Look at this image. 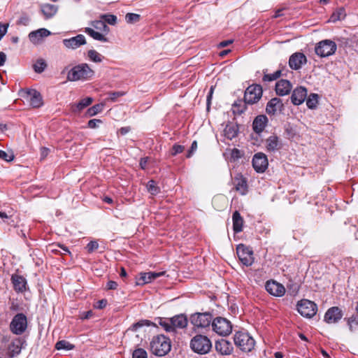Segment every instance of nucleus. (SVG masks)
Listing matches in <instances>:
<instances>
[{
  "label": "nucleus",
  "instance_id": "412c9836",
  "mask_svg": "<svg viewBox=\"0 0 358 358\" xmlns=\"http://www.w3.org/2000/svg\"><path fill=\"white\" fill-rule=\"evenodd\" d=\"M234 181L235 189L241 195H245L248 191L247 179L241 175H238L235 176Z\"/></svg>",
  "mask_w": 358,
  "mask_h": 358
},
{
  "label": "nucleus",
  "instance_id": "b1692460",
  "mask_svg": "<svg viewBox=\"0 0 358 358\" xmlns=\"http://www.w3.org/2000/svg\"><path fill=\"white\" fill-rule=\"evenodd\" d=\"M292 90V84L287 80L282 79L275 84L276 94L280 96L288 94Z\"/></svg>",
  "mask_w": 358,
  "mask_h": 358
},
{
  "label": "nucleus",
  "instance_id": "09e8293b",
  "mask_svg": "<svg viewBox=\"0 0 358 358\" xmlns=\"http://www.w3.org/2000/svg\"><path fill=\"white\" fill-rule=\"evenodd\" d=\"M125 94L124 92H108V97L107 98L108 101H116L118 97L122 96Z\"/></svg>",
  "mask_w": 358,
  "mask_h": 358
},
{
  "label": "nucleus",
  "instance_id": "2f4dec72",
  "mask_svg": "<svg viewBox=\"0 0 358 358\" xmlns=\"http://www.w3.org/2000/svg\"><path fill=\"white\" fill-rule=\"evenodd\" d=\"M85 32L87 33L89 36L93 38L94 40L99 41L101 42H108V38H106L103 34L94 31L93 29L90 27H86L85 29Z\"/></svg>",
  "mask_w": 358,
  "mask_h": 358
},
{
  "label": "nucleus",
  "instance_id": "0e129e2a",
  "mask_svg": "<svg viewBox=\"0 0 358 358\" xmlns=\"http://www.w3.org/2000/svg\"><path fill=\"white\" fill-rule=\"evenodd\" d=\"M6 60V55L3 52H0V66H2Z\"/></svg>",
  "mask_w": 358,
  "mask_h": 358
},
{
  "label": "nucleus",
  "instance_id": "3c124183",
  "mask_svg": "<svg viewBox=\"0 0 358 358\" xmlns=\"http://www.w3.org/2000/svg\"><path fill=\"white\" fill-rule=\"evenodd\" d=\"M30 18L27 15H22L17 22L19 25L27 26L29 24Z\"/></svg>",
  "mask_w": 358,
  "mask_h": 358
},
{
  "label": "nucleus",
  "instance_id": "e433bc0d",
  "mask_svg": "<svg viewBox=\"0 0 358 358\" xmlns=\"http://www.w3.org/2000/svg\"><path fill=\"white\" fill-rule=\"evenodd\" d=\"M55 348L58 350H71L74 348V345L69 342L62 340L57 342L55 345Z\"/></svg>",
  "mask_w": 358,
  "mask_h": 358
},
{
  "label": "nucleus",
  "instance_id": "de8ad7c7",
  "mask_svg": "<svg viewBox=\"0 0 358 358\" xmlns=\"http://www.w3.org/2000/svg\"><path fill=\"white\" fill-rule=\"evenodd\" d=\"M132 358H148L147 352L143 348H138L134 351Z\"/></svg>",
  "mask_w": 358,
  "mask_h": 358
},
{
  "label": "nucleus",
  "instance_id": "393cba45",
  "mask_svg": "<svg viewBox=\"0 0 358 358\" xmlns=\"http://www.w3.org/2000/svg\"><path fill=\"white\" fill-rule=\"evenodd\" d=\"M11 280L16 292H23L26 291L27 280L24 277L18 275H13Z\"/></svg>",
  "mask_w": 358,
  "mask_h": 358
},
{
  "label": "nucleus",
  "instance_id": "423d86ee",
  "mask_svg": "<svg viewBox=\"0 0 358 358\" xmlns=\"http://www.w3.org/2000/svg\"><path fill=\"white\" fill-rule=\"evenodd\" d=\"M212 328L213 331L222 336H228L232 331L231 322L222 317H217L213 320Z\"/></svg>",
  "mask_w": 358,
  "mask_h": 358
},
{
  "label": "nucleus",
  "instance_id": "a878e982",
  "mask_svg": "<svg viewBox=\"0 0 358 358\" xmlns=\"http://www.w3.org/2000/svg\"><path fill=\"white\" fill-rule=\"evenodd\" d=\"M171 325H173V332L176 328L183 329L187 325V319L184 315H178L171 318Z\"/></svg>",
  "mask_w": 358,
  "mask_h": 358
},
{
  "label": "nucleus",
  "instance_id": "aec40b11",
  "mask_svg": "<svg viewBox=\"0 0 358 358\" xmlns=\"http://www.w3.org/2000/svg\"><path fill=\"white\" fill-rule=\"evenodd\" d=\"M215 350L222 355H229L233 351V346L230 342L221 339L215 343Z\"/></svg>",
  "mask_w": 358,
  "mask_h": 358
},
{
  "label": "nucleus",
  "instance_id": "864d4df0",
  "mask_svg": "<svg viewBox=\"0 0 358 358\" xmlns=\"http://www.w3.org/2000/svg\"><path fill=\"white\" fill-rule=\"evenodd\" d=\"M99 247V244L96 241H90L86 246V248L88 251V252L91 253L94 250L97 249Z\"/></svg>",
  "mask_w": 358,
  "mask_h": 358
},
{
  "label": "nucleus",
  "instance_id": "a18cd8bd",
  "mask_svg": "<svg viewBox=\"0 0 358 358\" xmlns=\"http://www.w3.org/2000/svg\"><path fill=\"white\" fill-rule=\"evenodd\" d=\"M148 192L152 194L156 195L159 192V188L156 185L154 180H150L147 185Z\"/></svg>",
  "mask_w": 358,
  "mask_h": 358
},
{
  "label": "nucleus",
  "instance_id": "4c0bfd02",
  "mask_svg": "<svg viewBox=\"0 0 358 358\" xmlns=\"http://www.w3.org/2000/svg\"><path fill=\"white\" fill-rule=\"evenodd\" d=\"M47 66V64L43 59H38L36 60L33 66L35 72L41 73H42Z\"/></svg>",
  "mask_w": 358,
  "mask_h": 358
},
{
  "label": "nucleus",
  "instance_id": "4be33fe9",
  "mask_svg": "<svg viewBox=\"0 0 358 358\" xmlns=\"http://www.w3.org/2000/svg\"><path fill=\"white\" fill-rule=\"evenodd\" d=\"M268 118L264 115L257 116L252 123V129L257 134L262 133L268 124Z\"/></svg>",
  "mask_w": 358,
  "mask_h": 358
},
{
  "label": "nucleus",
  "instance_id": "6ab92c4d",
  "mask_svg": "<svg viewBox=\"0 0 358 358\" xmlns=\"http://www.w3.org/2000/svg\"><path fill=\"white\" fill-rule=\"evenodd\" d=\"M307 96V90L304 87H296L292 92L291 100L293 104L300 105Z\"/></svg>",
  "mask_w": 358,
  "mask_h": 358
},
{
  "label": "nucleus",
  "instance_id": "2eb2a0df",
  "mask_svg": "<svg viewBox=\"0 0 358 358\" xmlns=\"http://www.w3.org/2000/svg\"><path fill=\"white\" fill-rule=\"evenodd\" d=\"M265 288L269 294L275 296H282L285 292L284 286L274 280L267 281Z\"/></svg>",
  "mask_w": 358,
  "mask_h": 358
},
{
  "label": "nucleus",
  "instance_id": "052dcab7",
  "mask_svg": "<svg viewBox=\"0 0 358 358\" xmlns=\"http://www.w3.org/2000/svg\"><path fill=\"white\" fill-rule=\"evenodd\" d=\"M101 122L100 120L92 119L88 122V127L91 129H94L97 127V123Z\"/></svg>",
  "mask_w": 358,
  "mask_h": 358
},
{
  "label": "nucleus",
  "instance_id": "f257e3e1",
  "mask_svg": "<svg viewBox=\"0 0 358 358\" xmlns=\"http://www.w3.org/2000/svg\"><path fill=\"white\" fill-rule=\"evenodd\" d=\"M171 348L170 339L164 335L153 336L150 343V349L152 354L158 357L167 355Z\"/></svg>",
  "mask_w": 358,
  "mask_h": 358
},
{
  "label": "nucleus",
  "instance_id": "72a5a7b5",
  "mask_svg": "<svg viewBox=\"0 0 358 358\" xmlns=\"http://www.w3.org/2000/svg\"><path fill=\"white\" fill-rule=\"evenodd\" d=\"M224 136L228 139H233L234 138L237 134H238V129L237 126L234 124H227L224 130Z\"/></svg>",
  "mask_w": 358,
  "mask_h": 358
},
{
  "label": "nucleus",
  "instance_id": "c03bdc74",
  "mask_svg": "<svg viewBox=\"0 0 358 358\" xmlns=\"http://www.w3.org/2000/svg\"><path fill=\"white\" fill-rule=\"evenodd\" d=\"M140 15L129 13L125 15V20L129 24H133L140 20Z\"/></svg>",
  "mask_w": 358,
  "mask_h": 358
},
{
  "label": "nucleus",
  "instance_id": "c9c22d12",
  "mask_svg": "<svg viewBox=\"0 0 358 358\" xmlns=\"http://www.w3.org/2000/svg\"><path fill=\"white\" fill-rule=\"evenodd\" d=\"M318 99L319 96L317 94H310L306 100V105L308 108L310 109L315 108L318 103Z\"/></svg>",
  "mask_w": 358,
  "mask_h": 358
},
{
  "label": "nucleus",
  "instance_id": "a19ab883",
  "mask_svg": "<svg viewBox=\"0 0 358 358\" xmlns=\"http://www.w3.org/2000/svg\"><path fill=\"white\" fill-rule=\"evenodd\" d=\"M87 55L90 59L94 62L99 63L102 62L103 57L94 50H89L87 52Z\"/></svg>",
  "mask_w": 358,
  "mask_h": 358
},
{
  "label": "nucleus",
  "instance_id": "58836bf2",
  "mask_svg": "<svg viewBox=\"0 0 358 358\" xmlns=\"http://www.w3.org/2000/svg\"><path fill=\"white\" fill-rule=\"evenodd\" d=\"M103 106H104L103 103L96 104V105L92 106L91 108H88L87 113L90 117L94 116L103 110Z\"/></svg>",
  "mask_w": 358,
  "mask_h": 358
},
{
  "label": "nucleus",
  "instance_id": "4d7b16f0",
  "mask_svg": "<svg viewBox=\"0 0 358 358\" xmlns=\"http://www.w3.org/2000/svg\"><path fill=\"white\" fill-rule=\"evenodd\" d=\"M348 323L350 331H353L352 324H358V317L356 316H352V317H349L348 320Z\"/></svg>",
  "mask_w": 358,
  "mask_h": 358
},
{
  "label": "nucleus",
  "instance_id": "4468645a",
  "mask_svg": "<svg viewBox=\"0 0 358 358\" xmlns=\"http://www.w3.org/2000/svg\"><path fill=\"white\" fill-rule=\"evenodd\" d=\"M342 310L337 306H334L327 310L324 315V321L328 324L338 322L343 317Z\"/></svg>",
  "mask_w": 358,
  "mask_h": 358
},
{
  "label": "nucleus",
  "instance_id": "dca6fc26",
  "mask_svg": "<svg viewBox=\"0 0 358 358\" xmlns=\"http://www.w3.org/2000/svg\"><path fill=\"white\" fill-rule=\"evenodd\" d=\"M164 271L141 273L140 277L137 279L136 285H143L145 284L150 283L155 279L164 275Z\"/></svg>",
  "mask_w": 358,
  "mask_h": 358
},
{
  "label": "nucleus",
  "instance_id": "bb28decb",
  "mask_svg": "<svg viewBox=\"0 0 358 358\" xmlns=\"http://www.w3.org/2000/svg\"><path fill=\"white\" fill-rule=\"evenodd\" d=\"M282 104L281 100L278 98L271 99L267 103L266 111L268 115H274L280 109Z\"/></svg>",
  "mask_w": 358,
  "mask_h": 358
},
{
  "label": "nucleus",
  "instance_id": "37998d69",
  "mask_svg": "<svg viewBox=\"0 0 358 358\" xmlns=\"http://www.w3.org/2000/svg\"><path fill=\"white\" fill-rule=\"evenodd\" d=\"M152 322H150V320H141L135 324H134L129 329L131 330V331H136L138 329L142 327H144V326H150L152 324Z\"/></svg>",
  "mask_w": 358,
  "mask_h": 358
},
{
  "label": "nucleus",
  "instance_id": "bf43d9fd",
  "mask_svg": "<svg viewBox=\"0 0 358 358\" xmlns=\"http://www.w3.org/2000/svg\"><path fill=\"white\" fill-rule=\"evenodd\" d=\"M50 153V149L45 147L41 148V159H44Z\"/></svg>",
  "mask_w": 358,
  "mask_h": 358
},
{
  "label": "nucleus",
  "instance_id": "49530a36",
  "mask_svg": "<svg viewBox=\"0 0 358 358\" xmlns=\"http://www.w3.org/2000/svg\"><path fill=\"white\" fill-rule=\"evenodd\" d=\"M281 75V71H277L271 74H265L263 77V80L265 82H271L278 79Z\"/></svg>",
  "mask_w": 358,
  "mask_h": 358
},
{
  "label": "nucleus",
  "instance_id": "6e6552de",
  "mask_svg": "<svg viewBox=\"0 0 358 358\" xmlns=\"http://www.w3.org/2000/svg\"><path fill=\"white\" fill-rule=\"evenodd\" d=\"M297 310L303 316L307 318H311L315 315L317 306L314 302L303 299L297 303Z\"/></svg>",
  "mask_w": 358,
  "mask_h": 358
},
{
  "label": "nucleus",
  "instance_id": "c85d7f7f",
  "mask_svg": "<svg viewBox=\"0 0 358 358\" xmlns=\"http://www.w3.org/2000/svg\"><path fill=\"white\" fill-rule=\"evenodd\" d=\"M28 94L30 96L29 103L34 108H39L43 105V100L41 94L36 90H29Z\"/></svg>",
  "mask_w": 358,
  "mask_h": 358
},
{
  "label": "nucleus",
  "instance_id": "7ed1b4c3",
  "mask_svg": "<svg viewBox=\"0 0 358 358\" xmlns=\"http://www.w3.org/2000/svg\"><path fill=\"white\" fill-rule=\"evenodd\" d=\"M234 341L235 345L244 352H250L255 344L254 338L248 333L242 331L234 334Z\"/></svg>",
  "mask_w": 358,
  "mask_h": 358
},
{
  "label": "nucleus",
  "instance_id": "680f3d73",
  "mask_svg": "<svg viewBox=\"0 0 358 358\" xmlns=\"http://www.w3.org/2000/svg\"><path fill=\"white\" fill-rule=\"evenodd\" d=\"M117 283L115 281L110 280L107 283V288L108 289H116L117 287Z\"/></svg>",
  "mask_w": 358,
  "mask_h": 358
},
{
  "label": "nucleus",
  "instance_id": "69168bd1",
  "mask_svg": "<svg viewBox=\"0 0 358 358\" xmlns=\"http://www.w3.org/2000/svg\"><path fill=\"white\" fill-rule=\"evenodd\" d=\"M148 158H142L140 161V166L142 169H145L148 163Z\"/></svg>",
  "mask_w": 358,
  "mask_h": 358
},
{
  "label": "nucleus",
  "instance_id": "e2e57ef3",
  "mask_svg": "<svg viewBox=\"0 0 358 358\" xmlns=\"http://www.w3.org/2000/svg\"><path fill=\"white\" fill-rule=\"evenodd\" d=\"M107 304V300L101 299L97 302V306H96L97 308L102 309L106 307Z\"/></svg>",
  "mask_w": 358,
  "mask_h": 358
},
{
  "label": "nucleus",
  "instance_id": "13d9d810",
  "mask_svg": "<svg viewBox=\"0 0 358 358\" xmlns=\"http://www.w3.org/2000/svg\"><path fill=\"white\" fill-rule=\"evenodd\" d=\"M197 149V142L196 141H193L191 145L187 155V157L189 158L192 157L193 152Z\"/></svg>",
  "mask_w": 358,
  "mask_h": 358
},
{
  "label": "nucleus",
  "instance_id": "f03ea898",
  "mask_svg": "<svg viewBox=\"0 0 358 358\" xmlns=\"http://www.w3.org/2000/svg\"><path fill=\"white\" fill-rule=\"evenodd\" d=\"M190 348L197 354L206 355L210 351L212 343L206 336L198 334L191 339Z\"/></svg>",
  "mask_w": 358,
  "mask_h": 358
},
{
  "label": "nucleus",
  "instance_id": "f704fd0d",
  "mask_svg": "<svg viewBox=\"0 0 358 358\" xmlns=\"http://www.w3.org/2000/svg\"><path fill=\"white\" fill-rule=\"evenodd\" d=\"M90 24L96 29L101 31L105 34L110 31L109 27L106 24L103 20H94L90 22Z\"/></svg>",
  "mask_w": 358,
  "mask_h": 358
},
{
  "label": "nucleus",
  "instance_id": "774afa93",
  "mask_svg": "<svg viewBox=\"0 0 358 358\" xmlns=\"http://www.w3.org/2000/svg\"><path fill=\"white\" fill-rule=\"evenodd\" d=\"M231 43H232L231 40L224 41H222L221 43H220L219 46L221 48H224V47H226L228 45L231 44Z\"/></svg>",
  "mask_w": 358,
  "mask_h": 358
},
{
  "label": "nucleus",
  "instance_id": "0eeeda50",
  "mask_svg": "<svg viewBox=\"0 0 358 358\" xmlns=\"http://www.w3.org/2000/svg\"><path fill=\"white\" fill-rule=\"evenodd\" d=\"M337 45L331 40H323L315 46V53L321 57H329L335 53Z\"/></svg>",
  "mask_w": 358,
  "mask_h": 358
},
{
  "label": "nucleus",
  "instance_id": "6e6d98bb",
  "mask_svg": "<svg viewBox=\"0 0 358 358\" xmlns=\"http://www.w3.org/2000/svg\"><path fill=\"white\" fill-rule=\"evenodd\" d=\"M224 203V204H226L227 203V199L223 196H216L213 198V203L215 206H216V205L217 204V203Z\"/></svg>",
  "mask_w": 358,
  "mask_h": 358
},
{
  "label": "nucleus",
  "instance_id": "39448f33",
  "mask_svg": "<svg viewBox=\"0 0 358 358\" xmlns=\"http://www.w3.org/2000/svg\"><path fill=\"white\" fill-rule=\"evenodd\" d=\"M10 331L15 335H22L27 328V318L23 313H17L12 319L10 326Z\"/></svg>",
  "mask_w": 358,
  "mask_h": 358
},
{
  "label": "nucleus",
  "instance_id": "ddd939ff",
  "mask_svg": "<svg viewBox=\"0 0 358 358\" xmlns=\"http://www.w3.org/2000/svg\"><path fill=\"white\" fill-rule=\"evenodd\" d=\"M307 62L305 55L302 52H295L292 54L289 59V66L292 69H300L302 66Z\"/></svg>",
  "mask_w": 358,
  "mask_h": 358
},
{
  "label": "nucleus",
  "instance_id": "9d476101",
  "mask_svg": "<svg viewBox=\"0 0 358 358\" xmlns=\"http://www.w3.org/2000/svg\"><path fill=\"white\" fill-rule=\"evenodd\" d=\"M190 322L196 327L205 328L212 323V315L209 313H196L191 315Z\"/></svg>",
  "mask_w": 358,
  "mask_h": 358
},
{
  "label": "nucleus",
  "instance_id": "5fc2aeb1",
  "mask_svg": "<svg viewBox=\"0 0 358 358\" xmlns=\"http://www.w3.org/2000/svg\"><path fill=\"white\" fill-rule=\"evenodd\" d=\"M185 148L182 145H174L172 148V155H176L177 154L181 153L184 150Z\"/></svg>",
  "mask_w": 358,
  "mask_h": 358
},
{
  "label": "nucleus",
  "instance_id": "7c9ffc66",
  "mask_svg": "<svg viewBox=\"0 0 358 358\" xmlns=\"http://www.w3.org/2000/svg\"><path fill=\"white\" fill-rule=\"evenodd\" d=\"M232 220L234 232H241L243 230V220L238 211L236 210L233 213Z\"/></svg>",
  "mask_w": 358,
  "mask_h": 358
},
{
  "label": "nucleus",
  "instance_id": "a211bd4d",
  "mask_svg": "<svg viewBox=\"0 0 358 358\" xmlns=\"http://www.w3.org/2000/svg\"><path fill=\"white\" fill-rule=\"evenodd\" d=\"M51 34V32L45 29L41 28L36 31H31L29 34V39L34 44H38L42 42L43 39Z\"/></svg>",
  "mask_w": 358,
  "mask_h": 358
},
{
  "label": "nucleus",
  "instance_id": "20e7f679",
  "mask_svg": "<svg viewBox=\"0 0 358 358\" xmlns=\"http://www.w3.org/2000/svg\"><path fill=\"white\" fill-rule=\"evenodd\" d=\"M94 72L87 64L74 66L68 73L67 79L70 81L85 80L92 76Z\"/></svg>",
  "mask_w": 358,
  "mask_h": 358
},
{
  "label": "nucleus",
  "instance_id": "5701e85b",
  "mask_svg": "<svg viewBox=\"0 0 358 358\" xmlns=\"http://www.w3.org/2000/svg\"><path fill=\"white\" fill-rule=\"evenodd\" d=\"M265 147L268 152H275L281 148L282 144L277 136L272 135L266 139Z\"/></svg>",
  "mask_w": 358,
  "mask_h": 358
},
{
  "label": "nucleus",
  "instance_id": "8fccbe9b",
  "mask_svg": "<svg viewBox=\"0 0 358 358\" xmlns=\"http://www.w3.org/2000/svg\"><path fill=\"white\" fill-rule=\"evenodd\" d=\"M0 158L6 162H10L13 159L14 155L12 152L8 153L3 150H0Z\"/></svg>",
  "mask_w": 358,
  "mask_h": 358
},
{
  "label": "nucleus",
  "instance_id": "338daca9",
  "mask_svg": "<svg viewBox=\"0 0 358 358\" xmlns=\"http://www.w3.org/2000/svg\"><path fill=\"white\" fill-rule=\"evenodd\" d=\"M240 154H241L240 150L236 148H234L232 150L231 157L234 158H239L241 157Z\"/></svg>",
  "mask_w": 358,
  "mask_h": 358
},
{
  "label": "nucleus",
  "instance_id": "ea45409f",
  "mask_svg": "<svg viewBox=\"0 0 358 358\" xmlns=\"http://www.w3.org/2000/svg\"><path fill=\"white\" fill-rule=\"evenodd\" d=\"M159 324L166 331L173 332V325H171V319L159 318Z\"/></svg>",
  "mask_w": 358,
  "mask_h": 358
},
{
  "label": "nucleus",
  "instance_id": "c756f323",
  "mask_svg": "<svg viewBox=\"0 0 358 358\" xmlns=\"http://www.w3.org/2000/svg\"><path fill=\"white\" fill-rule=\"evenodd\" d=\"M42 13L47 19L52 17L58 10V6L50 3H44L41 6Z\"/></svg>",
  "mask_w": 358,
  "mask_h": 358
},
{
  "label": "nucleus",
  "instance_id": "f3484780",
  "mask_svg": "<svg viewBox=\"0 0 358 358\" xmlns=\"http://www.w3.org/2000/svg\"><path fill=\"white\" fill-rule=\"evenodd\" d=\"M64 45L70 49H76L82 45L86 43L85 37L83 34H78L76 36L65 38L63 40Z\"/></svg>",
  "mask_w": 358,
  "mask_h": 358
},
{
  "label": "nucleus",
  "instance_id": "f8f14e48",
  "mask_svg": "<svg viewBox=\"0 0 358 358\" xmlns=\"http://www.w3.org/2000/svg\"><path fill=\"white\" fill-rule=\"evenodd\" d=\"M252 166L257 173H264L268 168V162L266 155L257 152L252 157Z\"/></svg>",
  "mask_w": 358,
  "mask_h": 358
},
{
  "label": "nucleus",
  "instance_id": "79ce46f5",
  "mask_svg": "<svg viewBox=\"0 0 358 358\" xmlns=\"http://www.w3.org/2000/svg\"><path fill=\"white\" fill-rule=\"evenodd\" d=\"M101 18L103 22L110 25H115L117 23V17L112 14H103L101 15Z\"/></svg>",
  "mask_w": 358,
  "mask_h": 358
},
{
  "label": "nucleus",
  "instance_id": "cd10ccee",
  "mask_svg": "<svg viewBox=\"0 0 358 358\" xmlns=\"http://www.w3.org/2000/svg\"><path fill=\"white\" fill-rule=\"evenodd\" d=\"M93 101L92 98L87 97L80 100L77 103H73L71 105V110L72 113H78L81 110H83L85 108L90 106Z\"/></svg>",
  "mask_w": 358,
  "mask_h": 358
},
{
  "label": "nucleus",
  "instance_id": "1a4fd4ad",
  "mask_svg": "<svg viewBox=\"0 0 358 358\" xmlns=\"http://www.w3.org/2000/svg\"><path fill=\"white\" fill-rule=\"evenodd\" d=\"M262 96V88L259 85L249 86L244 94V101L246 103L253 104L257 102Z\"/></svg>",
  "mask_w": 358,
  "mask_h": 358
},
{
  "label": "nucleus",
  "instance_id": "9b49d317",
  "mask_svg": "<svg viewBox=\"0 0 358 358\" xmlns=\"http://www.w3.org/2000/svg\"><path fill=\"white\" fill-rule=\"evenodd\" d=\"M236 253L240 261L246 266H251L254 262L253 252L244 245H238Z\"/></svg>",
  "mask_w": 358,
  "mask_h": 358
},
{
  "label": "nucleus",
  "instance_id": "603ef678",
  "mask_svg": "<svg viewBox=\"0 0 358 358\" xmlns=\"http://www.w3.org/2000/svg\"><path fill=\"white\" fill-rule=\"evenodd\" d=\"M8 27H9L8 23L4 24L2 22H0V41L6 34Z\"/></svg>",
  "mask_w": 358,
  "mask_h": 358
},
{
  "label": "nucleus",
  "instance_id": "473e14b6",
  "mask_svg": "<svg viewBox=\"0 0 358 358\" xmlns=\"http://www.w3.org/2000/svg\"><path fill=\"white\" fill-rule=\"evenodd\" d=\"M346 16L345 10L343 7H341L336 10L330 17L329 21L336 22L338 20H343Z\"/></svg>",
  "mask_w": 358,
  "mask_h": 358
}]
</instances>
